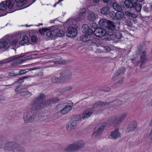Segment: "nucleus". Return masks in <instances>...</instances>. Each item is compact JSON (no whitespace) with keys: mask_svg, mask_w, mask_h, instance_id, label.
<instances>
[{"mask_svg":"<svg viewBox=\"0 0 152 152\" xmlns=\"http://www.w3.org/2000/svg\"><path fill=\"white\" fill-rule=\"evenodd\" d=\"M45 99V95L41 93L37 97L34 98L30 104L31 106L35 107L37 109H41L45 107L50 104L56 103L58 100L56 98H52L44 101Z\"/></svg>","mask_w":152,"mask_h":152,"instance_id":"f257e3e1","label":"nucleus"},{"mask_svg":"<svg viewBox=\"0 0 152 152\" xmlns=\"http://www.w3.org/2000/svg\"><path fill=\"white\" fill-rule=\"evenodd\" d=\"M66 24L68 27L67 31L68 36L70 37L76 36L77 33V21L74 19L71 18L66 21Z\"/></svg>","mask_w":152,"mask_h":152,"instance_id":"f03ea898","label":"nucleus"},{"mask_svg":"<svg viewBox=\"0 0 152 152\" xmlns=\"http://www.w3.org/2000/svg\"><path fill=\"white\" fill-rule=\"evenodd\" d=\"M37 109L35 107H30L27 111L23 115L24 121L26 124L33 122L36 118Z\"/></svg>","mask_w":152,"mask_h":152,"instance_id":"7ed1b4c3","label":"nucleus"},{"mask_svg":"<svg viewBox=\"0 0 152 152\" xmlns=\"http://www.w3.org/2000/svg\"><path fill=\"white\" fill-rule=\"evenodd\" d=\"M5 152H22L23 148L18 147V145L14 142H9L6 143L4 147Z\"/></svg>","mask_w":152,"mask_h":152,"instance_id":"20e7f679","label":"nucleus"},{"mask_svg":"<svg viewBox=\"0 0 152 152\" xmlns=\"http://www.w3.org/2000/svg\"><path fill=\"white\" fill-rule=\"evenodd\" d=\"M131 60L132 63L136 66L138 65L140 62V67H141L142 66L146 63L147 60L146 57V52L145 51L142 52L140 56V60H137L136 58L131 59Z\"/></svg>","mask_w":152,"mask_h":152,"instance_id":"39448f33","label":"nucleus"},{"mask_svg":"<svg viewBox=\"0 0 152 152\" xmlns=\"http://www.w3.org/2000/svg\"><path fill=\"white\" fill-rule=\"evenodd\" d=\"M72 107L70 105L68 104L65 102H61L58 105L56 109L57 110H60V112L63 114H64L72 110Z\"/></svg>","mask_w":152,"mask_h":152,"instance_id":"423d86ee","label":"nucleus"},{"mask_svg":"<svg viewBox=\"0 0 152 152\" xmlns=\"http://www.w3.org/2000/svg\"><path fill=\"white\" fill-rule=\"evenodd\" d=\"M79 116H77L73 118L66 125V130L69 132L76 128L79 120Z\"/></svg>","mask_w":152,"mask_h":152,"instance_id":"0eeeda50","label":"nucleus"},{"mask_svg":"<svg viewBox=\"0 0 152 152\" xmlns=\"http://www.w3.org/2000/svg\"><path fill=\"white\" fill-rule=\"evenodd\" d=\"M107 126V124L105 123H102L95 127L92 134V137H95L101 135L104 130L105 128Z\"/></svg>","mask_w":152,"mask_h":152,"instance_id":"6e6552de","label":"nucleus"},{"mask_svg":"<svg viewBox=\"0 0 152 152\" xmlns=\"http://www.w3.org/2000/svg\"><path fill=\"white\" fill-rule=\"evenodd\" d=\"M13 61H14L11 64L13 66L21 63L24 61L23 57H18V58H16L12 57L6 59L3 62V63H6L11 62Z\"/></svg>","mask_w":152,"mask_h":152,"instance_id":"1a4fd4ad","label":"nucleus"},{"mask_svg":"<svg viewBox=\"0 0 152 152\" xmlns=\"http://www.w3.org/2000/svg\"><path fill=\"white\" fill-rule=\"evenodd\" d=\"M128 114L127 112H124L115 118V126L119 125L126 118Z\"/></svg>","mask_w":152,"mask_h":152,"instance_id":"9d476101","label":"nucleus"},{"mask_svg":"<svg viewBox=\"0 0 152 152\" xmlns=\"http://www.w3.org/2000/svg\"><path fill=\"white\" fill-rule=\"evenodd\" d=\"M23 80L22 79H20L18 81L15 82L14 83L11 85H13L14 86L16 87L15 89V91L18 94H21L23 92V88L21 86V83Z\"/></svg>","mask_w":152,"mask_h":152,"instance_id":"9b49d317","label":"nucleus"},{"mask_svg":"<svg viewBox=\"0 0 152 152\" xmlns=\"http://www.w3.org/2000/svg\"><path fill=\"white\" fill-rule=\"evenodd\" d=\"M72 77V74L70 71H66L60 75L61 80L63 82H66L69 80Z\"/></svg>","mask_w":152,"mask_h":152,"instance_id":"f8f14e48","label":"nucleus"},{"mask_svg":"<svg viewBox=\"0 0 152 152\" xmlns=\"http://www.w3.org/2000/svg\"><path fill=\"white\" fill-rule=\"evenodd\" d=\"M99 23L100 26L107 28L111 26L113 22L106 19L102 18L99 21Z\"/></svg>","mask_w":152,"mask_h":152,"instance_id":"ddd939ff","label":"nucleus"},{"mask_svg":"<svg viewBox=\"0 0 152 152\" xmlns=\"http://www.w3.org/2000/svg\"><path fill=\"white\" fill-rule=\"evenodd\" d=\"M94 34L97 37H101L104 36L106 33V31L102 28H97L94 30Z\"/></svg>","mask_w":152,"mask_h":152,"instance_id":"4468645a","label":"nucleus"},{"mask_svg":"<svg viewBox=\"0 0 152 152\" xmlns=\"http://www.w3.org/2000/svg\"><path fill=\"white\" fill-rule=\"evenodd\" d=\"M120 22L119 21L117 22L116 24L115 25V36L116 39H120L122 37V34L119 32Z\"/></svg>","mask_w":152,"mask_h":152,"instance_id":"2eb2a0df","label":"nucleus"},{"mask_svg":"<svg viewBox=\"0 0 152 152\" xmlns=\"http://www.w3.org/2000/svg\"><path fill=\"white\" fill-rule=\"evenodd\" d=\"M10 46V41L7 39L0 41V48L7 49Z\"/></svg>","mask_w":152,"mask_h":152,"instance_id":"dca6fc26","label":"nucleus"},{"mask_svg":"<svg viewBox=\"0 0 152 152\" xmlns=\"http://www.w3.org/2000/svg\"><path fill=\"white\" fill-rule=\"evenodd\" d=\"M6 3L7 9H8L10 10L8 12V13H11L15 11L12 8L14 4V2L13 1L8 0L6 1Z\"/></svg>","mask_w":152,"mask_h":152,"instance_id":"f3484780","label":"nucleus"},{"mask_svg":"<svg viewBox=\"0 0 152 152\" xmlns=\"http://www.w3.org/2000/svg\"><path fill=\"white\" fill-rule=\"evenodd\" d=\"M115 18L118 20H124L125 18V14L122 11H118L115 13Z\"/></svg>","mask_w":152,"mask_h":152,"instance_id":"a211bd4d","label":"nucleus"},{"mask_svg":"<svg viewBox=\"0 0 152 152\" xmlns=\"http://www.w3.org/2000/svg\"><path fill=\"white\" fill-rule=\"evenodd\" d=\"M136 129H137V126L135 122L132 121L129 124L127 130L129 132L134 131Z\"/></svg>","mask_w":152,"mask_h":152,"instance_id":"6ab92c4d","label":"nucleus"},{"mask_svg":"<svg viewBox=\"0 0 152 152\" xmlns=\"http://www.w3.org/2000/svg\"><path fill=\"white\" fill-rule=\"evenodd\" d=\"M93 111L91 109H88L85 110L83 112L82 118L83 119H85L90 116Z\"/></svg>","mask_w":152,"mask_h":152,"instance_id":"aec40b11","label":"nucleus"},{"mask_svg":"<svg viewBox=\"0 0 152 152\" xmlns=\"http://www.w3.org/2000/svg\"><path fill=\"white\" fill-rule=\"evenodd\" d=\"M109 104V102H103L99 101L95 103L93 105L94 108H100L104 107L106 105Z\"/></svg>","mask_w":152,"mask_h":152,"instance_id":"412c9836","label":"nucleus"},{"mask_svg":"<svg viewBox=\"0 0 152 152\" xmlns=\"http://www.w3.org/2000/svg\"><path fill=\"white\" fill-rule=\"evenodd\" d=\"M135 0H125L124 3L126 7L128 8H132L133 7Z\"/></svg>","mask_w":152,"mask_h":152,"instance_id":"4be33fe9","label":"nucleus"},{"mask_svg":"<svg viewBox=\"0 0 152 152\" xmlns=\"http://www.w3.org/2000/svg\"><path fill=\"white\" fill-rule=\"evenodd\" d=\"M54 32L56 34V36L62 37L64 36L65 32L64 31L59 28H57L54 29Z\"/></svg>","mask_w":152,"mask_h":152,"instance_id":"5701e85b","label":"nucleus"},{"mask_svg":"<svg viewBox=\"0 0 152 152\" xmlns=\"http://www.w3.org/2000/svg\"><path fill=\"white\" fill-rule=\"evenodd\" d=\"M86 11V10L85 8H83L81 10L78 15L77 18H76V19H75L77 22L84 18L85 13Z\"/></svg>","mask_w":152,"mask_h":152,"instance_id":"b1692460","label":"nucleus"},{"mask_svg":"<svg viewBox=\"0 0 152 152\" xmlns=\"http://www.w3.org/2000/svg\"><path fill=\"white\" fill-rule=\"evenodd\" d=\"M125 69L123 67H121L116 72L115 76L121 77L125 74Z\"/></svg>","mask_w":152,"mask_h":152,"instance_id":"393cba45","label":"nucleus"},{"mask_svg":"<svg viewBox=\"0 0 152 152\" xmlns=\"http://www.w3.org/2000/svg\"><path fill=\"white\" fill-rule=\"evenodd\" d=\"M96 16L94 12H90L87 16V19L90 21H93L96 19Z\"/></svg>","mask_w":152,"mask_h":152,"instance_id":"a878e982","label":"nucleus"},{"mask_svg":"<svg viewBox=\"0 0 152 152\" xmlns=\"http://www.w3.org/2000/svg\"><path fill=\"white\" fill-rule=\"evenodd\" d=\"M74 145L75 150L81 148L85 145V144L82 141H79L75 143Z\"/></svg>","mask_w":152,"mask_h":152,"instance_id":"bb28decb","label":"nucleus"},{"mask_svg":"<svg viewBox=\"0 0 152 152\" xmlns=\"http://www.w3.org/2000/svg\"><path fill=\"white\" fill-rule=\"evenodd\" d=\"M90 42L91 45H95L96 46H98L100 45V41L97 38H92Z\"/></svg>","mask_w":152,"mask_h":152,"instance_id":"cd10ccee","label":"nucleus"},{"mask_svg":"<svg viewBox=\"0 0 152 152\" xmlns=\"http://www.w3.org/2000/svg\"><path fill=\"white\" fill-rule=\"evenodd\" d=\"M29 39L28 37L26 36H23L19 43L20 45H23L24 44L27 43L29 42Z\"/></svg>","mask_w":152,"mask_h":152,"instance_id":"c85d7f7f","label":"nucleus"},{"mask_svg":"<svg viewBox=\"0 0 152 152\" xmlns=\"http://www.w3.org/2000/svg\"><path fill=\"white\" fill-rule=\"evenodd\" d=\"M17 6L19 7H21L27 2V0H15Z\"/></svg>","mask_w":152,"mask_h":152,"instance_id":"c756f323","label":"nucleus"},{"mask_svg":"<svg viewBox=\"0 0 152 152\" xmlns=\"http://www.w3.org/2000/svg\"><path fill=\"white\" fill-rule=\"evenodd\" d=\"M108 28V30L106 31V33L108 35L110 36L112 35L113 33V29H114V23L112 24V26L110 27H107Z\"/></svg>","mask_w":152,"mask_h":152,"instance_id":"7c9ffc66","label":"nucleus"},{"mask_svg":"<svg viewBox=\"0 0 152 152\" xmlns=\"http://www.w3.org/2000/svg\"><path fill=\"white\" fill-rule=\"evenodd\" d=\"M109 8L107 7H102L100 10L101 13L103 15H107L109 12Z\"/></svg>","mask_w":152,"mask_h":152,"instance_id":"2f4dec72","label":"nucleus"},{"mask_svg":"<svg viewBox=\"0 0 152 152\" xmlns=\"http://www.w3.org/2000/svg\"><path fill=\"white\" fill-rule=\"evenodd\" d=\"M91 39L90 36L88 35H84L81 36L80 37V39L84 42H88Z\"/></svg>","mask_w":152,"mask_h":152,"instance_id":"473e14b6","label":"nucleus"},{"mask_svg":"<svg viewBox=\"0 0 152 152\" xmlns=\"http://www.w3.org/2000/svg\"><path fill=\"white\" fill-rule=\"evenodd\" d=\"M46 33V36L48 37L53 38L56 36V34L54 32V29L49 31Z\"/></svg>","mask_w":152,"mask_h":152,"instance_id":"72a5a7b5","label":"nucleus"},{"mask_svg":"<svg viewBox=\"0 0 152 152\" xmlns=\"http://www.w3.org/2000/svg\"><path fill=\"white\" fill-rule=\"evenodd\" d=\"M142 7V6L141 4L137 2H136L134 3L133 8H135L137 12H140L141 10Z\"/></svg>","mask_w":152,"mask_h":152,"instance_id":"f704fd0d","label":"nucleus"},{"mask_svg":"<svg viewBox=\"0 0 152 152\" xmlns=\"http://www.w3.org/2000/svg\"><path fill=\"white\" fill-rule=\"evenodd\" d=\"M20 95L24 96L26 98H27L32 95V94L28 91H23L21 93V94H20Z\"/></svg>","mask_w":152,"mask_h":152,"instance_id":"c9c22d12","label":"nucleus"},{"mask_svg":"<svg viewBox=\"0 0 152 152\" xmlns=\"http://www.w3.org/2000/svg\"><path fill=\"white\" fill-rule=\"evenodd\" d=\"M65 150L67 152H71L75 150L74 143L70 145L67 146Z\"/></svg>","mask_w":152,"mask_h":152,"instance_id":"e433bc0d","label":"nucleus"},{"mask_svg":"<svg viewBox=\"0 0 152 152\" xmlns=\"http://www.w3.org/2000/svg\"><path fill=\"white\" fill-rule=\"evenodd\" d=\"M51 80L53 83H60L61 82H62L61 80L60 77H59V78L58 77H54L52 78Z\"/></svg>","mask_w":152,"mask_h":152,"instance_id":"4c0bfd02","label":"nucleus"},{"mask_svg":"<svg viewBox=\"0 0 152 152\" xmlns=\"http://www.w3.org/2000/svg\"><path fill=\"white\" fill-rule=\"evenodd\" d=\"M51 27H49L48 28H43L42 29H40L39 30V32L40 34L43 35L45 34V32L51 29Z\"/></svg>","mask_w":152,"mask_h":152,"instance_id":"58836bf2","label":"nucleus"},{"mask_svg":"<svg viewBox=\"0 0 152 152\" xmlns=\"http://www.w3.org/2000/svg\"><path fill=\"white\" fill-rule=\"evenodd\" d=\"M144 10L147 12L151 11L152 10V7L151 5L150 4H148L146 5L143 7Z\"/></svg>","mask_w":152,"mask_h":152,"instance_id":"ea45409f","label":"nucleus"},{"mask_svg":"<svg viewBox=\"0 0 152 152\" xmlns=\"http://www.w3.org/2000/svg\"><path fill=\"white\" fill-rule=\"evenodd\" d=\"M125 13L126 15L134 18H135L137 17V15L136 14L134 13H132L131 12L127 11H126Z\"/></svg>","mask_w":152,"mask_h":152,"instance_id":"a19ab883","label":"nucleus"},{"mask_svg":"<svg viewBox=\"0 0 152 152\" xmlns=\"http://www.w3.org/2000/svg\"><path fill=\"white\" fill-rule=\"evenodd\" d=\"M89 27L88 25L87 24H84L82 26V28H81V31H82L84 33H86L87 31V30L88 29Z\"/></svg>","mask_w":152,"mask_h":152,"instance_id":"79ce46f5","label":"nucleus"},{"mask_svg":"<svg viewBox=\"0 0 152 152\" xmlns=\"http://www.w3.org/2000/svg\"><path fill=\"white\" fill-rule=\"evenodd\" d=\"M7 10V7L5 2H2L0 4V10Z\"/></svg>","mask_w":152,"mask_h":152,"instance_id":"37998d69","label":"nucleus"},{"mask_svg":"<svg viewBox=\"0 0 152 152\" xmlns=\"http://www.w3.org/2000/svg\"><path fill=\"white\" fill-rule=\"evenodd\" d=\"M121 137V135L118 129L115 130V140Z\"/></svg>","mask_w":152,"mask_h":152,"instance_id":"c03bdc74","label":"nucleus"},{"mask_svg":"<svg viewBox=\"0 0 152 152\" xmlns=\"http://www.w3.org/2000/svg\"><path fill=\"white\" fill-rule=\"evenodd\" d=\"M19 42V39H16L13 40L12 42H10V45L12 46H16Z\"/></svg>","mask_w":152,"mask_h":152,"instance_id":"a18cd8bd","label":"nucleus"},{"mask_svg":"<svg viewBox=\"0 0 152 152\" xmlns=\"http://www.w3.org/2000/svg\"><path fill=\"white\" fill-rule=\"evenodd\" d=\"M122 104V101L120 99H116L115 100V106H121Z\"/></svg>","mask_w":152,"mask_h":152,"instance_id":"49530a36","label":"nucleus"},{"mask_svg":"<svg viewBox=\"0 0 152 152\" xmlns=\"http://www.w3.org/2000/svg\"><path fill=\"white\" fill-rule=\"evenodd\" d=\"M142 46L141 45L137 47V50L136 51L137 54H139L141 53L142 50Z\"/></svg>","mask_w":152,"mask_h":152,"instance_id":"de8ad7c7","label":"nucleus"},{"mask_svg":"<svg viewBox=\"0 0 152 152\" xmlns=\"http://www.w3.org/2000/svg\"><path fill=\"white\" fill-rule=\"evenodd\" d=\"M115 10H117V11H122L121 7L116 2H115Z\"/></svg>","mask_w":152,"mask_h":152,"instance_id":"09e8293b","label":"nucleus"},{"mask_svg":"<svg viewBox=\"0 0 152 152\" xmlns=\"http://www.w3.org/2000/svg\"><path fill=\"white\" fill-rule=\"evenodd\" d=\"M124 80V77H122L121 78V79L115 83V84L117 85H119L122 84Z\"/></svg>","mask_w":152,"mask_h":152,"instance_id":"8fccbe9b","label":"nucleus"},{"mask_svg":"<svg viewBox=\"0 0 152 152\" xmlns=\"http://www.w3.org/2000/svg\"><path fill=\"white\" fill-rule=\"evenodd\" d=\"M72 86H69L67 87H66L64 88V91L66 92H67V91H69L72 90Z\"/></svg>","mask_w":152,"mask_h":152,"instance_id":"3c124183","label":"nucleus"},{"mask_svg":"<svg viewBox=\"0 0 152 152\" xmlns=\"http://www.w3.org/2000/svg\"><path fill=\"white\" fill-rule=\"evenodd\" d=\"M31 38V41L33 42H36L37 41V38L35 36L32 35Z\"/></svg>","mask_w":152,"mask_h":152,"instance_id":"603ef678","label":"nucleus"},{"mask_svg":"<svg viewBox=\"0 0 152 152\" xmlns=\"http://www.w3.org/2000/svg\"><path fill=\"white\" fill-rule=\"evenodd\" d=\"M27 70V69H23L20 70L19 71V73L17 74L18 75H21L26 73V72H28V71H26V70Z\"/></svg>","mask_w":152,"mask_h":152,"instance_id":"864d4df0","label":"nucleus"},{"mask_svg":"<svg viewBox=\"0 0 152 152\" xmlns=\"http://www.w3.org/2000/svg\"><path fill=\"white\" fill-rule=\"evenodd\" d=\"M126 25L129 26H131L132 25V22L129 20H126L125 21Z\"/></svg>","mask_w":152,"mask_h":152,"instance_id":"5fc2aeb1","label":"nucleus"},{"mask_svg":"<svg viewBox=\"0 0 152 152\" xmlns=\"http://www.w3.org/2000/svg\"><path fill=\"white\" fill-rule=\"evenodd\" d=\"M88 32L86 33V34H88L89 35H90L93 34L94 33L92 29L89 28L88 29L87 31Z\"/></svg>","mask_w":152,"mask_h":152,"instance_id":"6e6d98bb","label":"nucleus"},{"mask_svg":"<svg viewBox=\"0 0 152 152\" xmlns=\"http://www.w3.org/2000/svg\"><path fill=\"white\" fill-rule=\"evenodd\" d=\"M9 76H15L18 75L17 74H16L14 73L13 72H11L8 73Z\"/></svg>","mask_w":152,"mask_h":152,"instance_id":"4d7b16f0","label":"nucleus"},{"mask_svg":"<svg viewBox=\"0 0 152 152\" xmlns=\"http://www.w3.org/2000/svg\"><path fill=\"white\" fill-rule=\"evenodd\" d=\"M110 17L113 19H114V12L113 11H111L110 13Z\"/></svg>","mask_w":152,"mask_h":152,"instance_id":"13d9d810","label":"nucleus"},{"mask_svg":"<svg viewBox=\"0 0 152 152\" xmlns=\"http://www.w3.org/2000/svg\"><path fill=\"white\" fill-rule=\"evenodd\" d=\"M31 58H32V56H27L25 57H23V60L24 61L26 60H29V59H31Z\"/></svg>","mask_w":152,"mask_h":152,"instance_id":"bf43d9fd","label":"nucleus"},{"mask_svg":"<svg viewBox=\"0 0 152 152\" xmlns=\"http://www.w3.org/2000/svg\"><path fill=\"white\" fill-rule=\"evenodd\" d=\"M4 100L5 98L4 97L0 96V104L2 103Z\"/></svg>","mask_w":152,"mask_h":152,"instance_id":"052dcab7","label":"nucleus"},{"mask_svg":"<svg viewBox=\"0 0 152 152\" xmlns=\"http://www.w3.org/2000/svg\"><path fill=\"white\" fill-rule=\"evenodd\" d=\"M55 64H62L63 63L61 61L58 60L54 62Z\"/></svg>","mask_w":152,"mask_h":152,"instance_id":"680f3d73","label":"nucleus"},{"mask_svg":"<svg viewBox=\"0 0 152 152\" xmlns=\"http://www.w3.org/2000/svg\"><path fill=\"white\" fill-rule=\"evenodd\" d=\"M110 136L112 137L113 138H114V132L112 131L111 132L110 134Z\"/></svg>","mask_w":152,"mask_h":152,"instance_id":"e2e57ef3","label":"nucleus"},{"mask_svg":"<svg viewBox=\"0 0 152 152\" xmlns=\"http://www.w3.org/2000/svg\"><path fill=\"white\" fill-rule=\"evenodd\" d=\"M104 48L107 51H109L110 50V48L109 47L106 46L104 47Z\"/></svg>","mask_w":152,"mask_h":152,"instance_id":"0e129e2a","label":"nucleus"},{"mask_svg":"<svg viewBox=\"0 0 152 152\" xmlns=\"http://www.w3.org/2000/svg\"><path fill=\"white\" fill-rule=\"evenodd\" d=\"M37 68H31L29 69V71L33 70L38 69Z\"/></svg>","mask_w":152,"mask_h":152,"instance_id":"69168bd1","label":"nucleus"},{"mask_svg":"<svg viewBox=\"0 0 152 152\" xmlns=\"http://www.w3.org/2000/svg\"><path fill=\"white\" fill-rule=\"evenodd\" d=\"M93 0L94 2L95 3H98L99 1V0Z\"/></svg>","mask_w":152,"mask_h":152,"instance_id":"338daca9","label":"nucleus"},{"mask_svg":"<svg viewBox=\"0 0 152 152\" xmlns=\"http://www.w3.org/2000/svg\"><path fill=\"white\" fill-rule=\"evenodd\" d=\"M61 2V1H59V0L58 1V2H56V3H55V4H54V5H53V6L54 7H55L56 4H58L60 2Z\"/></svg>","mask_w":152,"mask_h":152,"instance_id":"774afa93","label":"nucleus"}]
</instances>
